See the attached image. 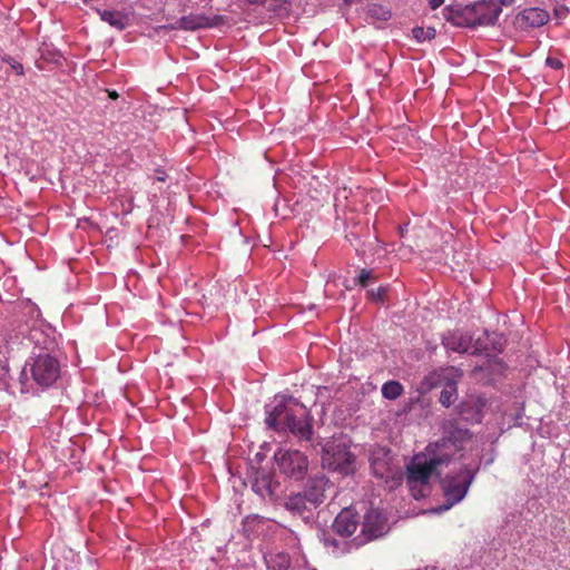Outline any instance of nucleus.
I'll list each match as a JSON object with an SVG mask.
<instances>
[{
  "mask_svg": "<svg viewBox=\"0 0 570 570\" xmlns=\"http://www.w3.org/2000/svg\"><path fill=\"white\" fill-rule=\"evenodd\" d=\"M100 17L104 21L109 22L111 26H118L120 23L118 13L115 11L104 10L100 12Z\"/></svg>",
  "mask_w": 570,
  "mask_h": 570,
  "instance_id": "obj_19",
  "label": "nucleus"
},
{
  "mask_svg": "<svg viewBox=\"0 0 570 570\" xmlns=\"http://www.w3.org/2000/svg\"><path fill=\"white\" fill-rule=\"evenodd\" d=\"M499 4H502V6H511L514 3L515 0H498Z\"/></svg>",
  "mask_w": 570,
  "mask_h": 570,
  "instance_id": "obj_29",
  "label": "nucleus"
},
{
  "mask_svg": "<svg viewBox=\"0 0 570 570\" xmlns=\"http://www.w3.org/2000/svg\"><path fill=\"white\" fill-rule=\"evenodd\" d=\"M373 277V272L370 271V269H361L360 274H358V277H357V283L362 286V287H366L368 285V282L370 279Z\"/></svg>",
  "mask_w": 570,
  "mask_h": 570,
  "instance_id": "obj_21",
  "label": "nucleus"
},
{
  "mask_svg": "<svg viewBox=\"0 0 570 570\" xmlns=\"http://www.w3.org/2000/svg\"><path fill=\"white\" fill-rule=\"evenodd\" d=\"M3 61H6L7 63L10 65L11 69L19 76H22L24 73L23 71V66L18 62L17 60H14L12 57L10 56H6L3 58Z\"/></svg>",
  "mask_w": 570,
  "mask_h": 570,
  "instance_id": "obj_20",
  "label": "nucleus"
},
{
  "mask_svg": "<svg viewBox=\"0 0 570 570\" xmlns=\"http://www.w3.org/2000/svg\"><path fill=\"white\" fill-rule=\"evenodd\" d=\"M462 371L455 367H449L445 370L444 379L448 381L445 386L440 393V403L443 406L449 407L454 403L458 397L456 382L462 377Z\"/></svg>",
  "mask_w": 570,
  "mask_h": 570,
  "instance_id": "obj_13",
  "label": "nucleus"
},
{
  "mask_svg": "<svg viewBox=\"0 0 570 570\" xmlns=\"http://www.w3.org/2000/svg\"><path fill=\"white\" fill-rule=\"evenodd\" d=\"M266 424L275 430L288 429L294 435L309 441L313 428L307 409L293 397L282 401L267 411Z\"/></svg>",
  "mask_w": 570,
  "mask_h": 570,
  "instance_id": "obj_1",
  "label": "nucleus"
},
{
  "mask_svg": "<svg viewBox=\"0 0 570 570\" xmlns=\"http://www.w3.org/2000/svg\"><path fill=\"white\" fill-rule=\"evenodd\" d=\"M473 479L474 473L468 468L460 470L453 475H448L442 481V490L445 498V504L441 508V510H449L454 504L462 501L466 495Z\"/></svg>",
  "mask_w": 570,
  "mask_h": 570,
  "instance_id": "obj_3",
  "label": "nucleus"
},
{
  "mask_svg": "<svg viewBox=\"0 0 570 570\" xmlns=\"http://www.w3.org/2000/svg\"><path fill=\"white\" fill-rule=\"evenodd\" d=\"M450 461V455H434L431 459H424L423 461L416 458L407 466L406 481L411 489L416 485L428 484L430 478L438 472V468L442 464H446Z\"/></svg>",
  "mask_w": 570,
  "mask_h": 570,
  "instance_id": "obj_4",
  "label": "nucleus"
},
{
  "mask_svg": "<svg viewBox=\"0 0 570 570\" xmlns=\"http://www.w3.org/2000/svg\"><path fill=\"white\" fill-rule=\"evenodd\" d=\"M59 362L50 354H39L31 364L32 379L42 386L53 384L59 377Z\"/></svg>",
  "mask_w": 570,
  "mask_h": 570,
  "instance_id": "obj_6",
  "label": "nucleus"
},
{
  "mask_svg": "<svg viewBox=\"0 0 570 570\" xmlns=\"http://www.w3.org/2000/svg\"><path fill=\"white\" fill-rule=\"evenodd\" d=\"M227 21L226 17L220 14L189 13L178 20V27L183 30L195 31L203 28H213Z\"/></svg>",
  "mask_w": 570,
  "mask_h": 570,
  "instance_id": "obj_9",
  "label": "nucleus"
},
{
  "mask_svg": "<svg viewBox=\"0 0 570 570\" xmlns=\"http://www.w3.org/2000/svg\"><path fill=\"white\" fill-rule=\"evenodd\" d=\"M403 392V386L397 381H389L382 386V394L385 399L395 400Z\"/></svg>",
  "mask_w": 570,
  "mask_h": 570,
  "instance_id": "obj_17",
  "label": "nucleus"
},
{
  "mask_svg": "<svg viewBox=\"0 0 570 570\" xmlns=\"http://www.w3.org/2000/svg\"><path fill=\"white\" fill-rule=\"evenodd\" d=\"M475 22L480 26H493L499 19L502 9L497 0H481L472 7Z\"/></svg>",
  "mask_w": 570,
  "mask_h": 570,
  "instance_id": "obj_11",
  "label": "nucleus"
},
{
  "mask_svg": "<svg viewBox=\"0 0 570 570\" xmlns=\"http://www.w3.org/2000/svg\"><path fill=\"white\" fill-rule=\"evenodd\" d=\"M549 12L541 8H527L515 16L514 24L520 30L539 28L549 21Z\"/></svg>",
  "mask_w": 570,
  "mask_h": 570,
  "instance_id": "obj_10",
  "label": "nucleus"
},
{
  "mask_svg": "<svg viewBox=\"0 0 570 570\" xmlns=\"http://www.w3.org/2000/svg\"><path fill=\"white\" fill-rule=\"evenodd\" d=\"M279 569H287L289 567V559L287 556H279Z\"/></svg>",
  "mask_w": 570,
  "mask_h": 570,
  "instance_id": "obj_25",
  "label": "nucleus"
},
{
  "mask_svg": "<svg viewBox=\"0 0 570 570\" xmlns=\"http://www.w3.org/2000/svg\"><path fill=\"white\" fill-rule=\"evenodd\" d=\"M158 176H157V180L159 181H165L166 180V175L164 171H158Z\"/></svg>",
  "mask_w": 570,
  "mask_h": 570,
  "instance_id": "obj_30",
  "label": "nucleus"
},
{
  "mask_svg": "<svg viewBox=\"0 0 570 570\" xmlns=\"http://www.w3.org/2000/svg\"><path fill=\"white\" fill-rule=\"evenodd\" d=\"M444 0H429V6L431 9L435 10L443 4Z\"/></svg>",
  "mask_w": 570,
  "mask_h": 570,
  "instance_id": "obj_26",
  "label": "nucleus"
},
{
  "mask_svg": "<svg viewBox=\"0 0 570 570\" xmlns=\"http://www.w3.org/2000/svg\"><path fill=\"white\" fill-rule=\"evenodd\" d=\"M444 346L453 352L458 353H471L479 354L488 352V346L483 344L482 338L479 337L473 342L472 336L469 334H451L443 340Z\"/></svg>",
  "mask_w": 570,
  "mask_h": 570,
  "instance_id": "obj_8",
  "label": "nucleus"
},
{
  "mask_svg": "<svg viewBox=\"0 0 570 570\" xmlns=\"http://www.w3.org/2000/svg\"><path fill=\"white\" fill-rule=\"evenodd\" d=\"M358 514L352 509L342 510L333 522V530L341 537H351L358 525Z\"/></svg>",
  "mask_w": 570,
  "mask_h": 570,
  "instance_id": "obj_12",
  "label": "nucleus"
},
{
  "mask_svg": "<svg viewBox=\"0 0 570 570\" xmlns=\"http://www.w3.org/2000/svg\"><path fill=\"white\" fill-rule=\"evenodd\" d=\"M324 544H325L326 547L333 546V547H335V548H336L338 543H337V541H336L335 539L330 538V537H325V538H324Z\"/></svg>",
  "mask_w": 570,
  "mask_h": 570,
  "instance_id": "obj_27",
  "label": "nucleus"
},
{
  "mask_svg": "<svg viewBox=\"0 0 570 570\" xmlns=\"http://www.w3.org/2000/svg\"><path fill=\"white\" fill-rule=\"evenodd\" d=\"M385 518L379 510L371 509L368 510L362 522L361 534L356 537L353 541L356 548L382 537L385 533Z\"/></svg>",
  "mask_w": 570,
  "mask_h": 570,
  "instance_id": "obj_7",
  "label": "nucleus"
},
{
  "mask_svg": "<svg viewBox=\"0 0 570 570\" xmlns=\"http://www.w3.org/2000/svg\"><path fill=\"white\" fill-rule=\"evenodd\" d=\"M253 490L261 497H272L274 489L271 476L266 473L257 475L253 482Z\"/></svg>",
  "mask_w": 570,
  "mask_h": 570,
  "instance_id": "obj_15",
  "label": "nucleus"
},
{
  "mask_svg": "<svg viewBox=\"0 0 570 570\" xmlns=\"http://www.w3.org/2000/svg\"><path fill=\"white\" fill-rule=\"evenodd\" d=\"M331 483L325 476L313 478L308 481L305 489L308 503L312 505L321 504L326 495L325 492L330 488Z\"/></svg>",
  "mask_w": 570,
  "mask_h": 570,
  "instance_id": "obj_14",
  "label": "nucleus"
},
{
  "mask_svg": "<svg viewBox=\"0 0 570 570\" xmlns=\"http://www.w3.org/2000/svg\"><path fill=\"white\" fill-rule=\"evenodd\" d=\"M386 294V291L382 287L377 288L376 291H371L368 292V295L374 299V301H382L383 297L385 296Z\"/></svg>",
  "mask_w": 570,
  "mask_h": 570,
  "instance_id": "obj_22",
  "label": "nucleus"
},
{
  "mask_svg": "<svg viewBox=\"0 0 570 570\" xmlns=\"http://www.w3.org/2000/svg\"><path fill=\"white\" fill-rule=\"evenodd\" d=\"M413 37L419 41L423 42L425 40H432L436 36V31L434 28H423V27H415L412 30Z\"/></svg>",
  "mask_w": 570,
  "mask_h": 570,
  "instance_id": "obj_18",
  "label": "nucleus"
},
{
  "mask_svg": "<svg viewBox=\"0 0 570 570\" xmlns=\"http://www.w3.org/2000/svg\"><path fill=\"white\" fill-rule=\"evenodd\" d=\"M372 468L376 475H380L381 478L384 476V466L380 463H377L375 460L372 461Z\"/></svg>",
  "mask_w": 570,
  "mask_h": 570,
  "instance_id": "obj_24",
  "label": "nucleus"
},
{
  "mask_svg": "<svg viewBox=\"0 0 570 570\" xmlns=\"http://www.w3.org/2000/svg\"><path fill=\"white\" fill-rule=\"evenodd\" d=\"M355 456L345 443L332 440L322 448V465L341 475H350L355 471Z\"/></svg>",
  "mask_w": 570,
  "mask_h": 570,
  "instance_id": "obj_2",
  "label": "nucleus"
},
{
  "mask_svg": "<svg viewBox=\"0 0 570 570\" xmlns=\"http://www.w3.org/2000/svg\"><path fill=\"white\" fill-rule=\"evenodd\" d=\"M449 441H451V440L449 439ZM446 442H448V440H446V439H443V440H442V445H445V444H446Z\"/></svg>",
  "mask_w": 570,
  "mask_h": 570,
  "instance_id": "obj_32",
  "label": "nucleus"
},
{
  "mask_svg": "<svg viewBox=\"0 0 570 570\" xmlns=\"http://www.w3.org/2000/svg\"><path fill=\"white\" fill-rule=\"evenodd\" d=\"M275 460L279 470L296 480L303 479L308 470V459L299 450H278Z\"/></svg>",
  "mask_w": 570,
  "mask_h": 570,
  "instance_id": "obj_5",
  "label": "nucleus"
},
{
  "mask_svg": "<svg viewBox=\"0 0 570 570\" xmlns=\"http://www.w3.org/2000/svg\"><path fill=\"white\" fill-rule=\"evenodd\" d=\"M106 91H107L108 97H109L110 99L116 100V99H118V98H119V95H118V92H117L116 90H109V89H107Z\"/></svg>",
  "mask_w": 570,
  "mask_h": 570,
  "instance_id": "obj_28",
  "label": "nucleus"
},
{
  "mask_svg": "<svg viewBox=\"0 0 570 570\" xmlns=\"http://www.w3.org/2000/svg\"><path fill=\"white\" fill-rule=\"evenodd\" d=\"M85 2H87L88 0H83Z\"/></svg>",
  "mask_w": 570,
  "mask_h": 570,
  "instance_id": "obj_33",
  "label": "nucleus"
},
{
  "mask_svg": "<svg viewBox=\"0 0 570 570\" xmlns=\"http://www.w3.org/2000/svg\"><path fill=\"white\" fill-rule=\"evenodd\" d=\"M307 495L306 493H297L294 495H291L286 501V508L293 512L303 513L305 510H307Z\"/></svg>",
  "mask_w": 570,
  "mask_h": 570,
  "instance_id": "obj_16",
  "label": "nucleus"
},
{
  "mask_svg": "<svg viewBox=\"0 0 570 570\" xmlns=\"http://www.w3.org/2000/svg\"><path fill=\"white\" fill-rule=\"evenodd\" d=\"M546 63H547V66H549L553 69H560L563 66L562 62L558 58H554V57H548L546 59Z\"/></svg>",
  "mask_w": 570,
  "mask_h": 570,
  "instance_id": "obj_23",
  "label": "nucleus"
},
{
  "mask_svg": "<svg viewBox=\"0 0 570 570\" xmlns=\"http://www.w3.org/2000/svg\"><path fill=\"white\" fill-rule=\"evenodd\" d=\"M250 4H264L266 0H247Z\"/></svg>",
  "mask_w": 570,
  "mask_h": 570,
  "instance_id": "obj_31",
  "label": "nucleus"
}]
</instances>
